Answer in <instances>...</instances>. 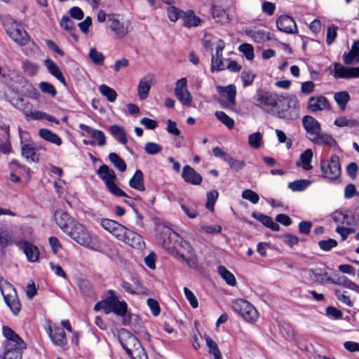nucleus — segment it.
I'll use <instances>...</instances> for the list:
<instances>
[{
    "label": "nucleus",
    "mask_w": 359,
    "mask_h": 359,
    "mask_svg": "<svg viewBox=\"0 0 359 359\" xmlns=\"http://www.w3.org/2000/svg\"><path fill=\"white\" fill-rule=\"evenodd\" d=\"M156 238L161 245L166 250L175 248L179 245L187 254L178 252L177 255L185 261L189 267L196 269L198 266V258L190 243L169 226L161 224H158Z\"/></svg>",
    "instance_id": "nucleus-1"
},
{
    "label": "nucleus",
    "mask_w": 359,
    "mask_h": 359,
    "mask_svg": "<svg viewBox=\"0 0 359 359\" xmlns=\"http://www.w3.org/2000/svg\"><path fill=\"white\" fill-rule=\"evenodd\" d=\"M331 217L336 224L335 231L341 236L342 241L347 239L350 234L355 233L356 224L355 217L346 210H336Z\"/></svg>",
    "instance_id": "nucleus-2"
},
{
    "label": "nucleus",
    "mask_w": 359,
    "mask_h": 359,
    "mask_svg": "<svg viewBox=\"0 0 359 359\" xmlns=\"http://www.w3.org/2000/svg\"><path fill=\"white\" fill-rule=\"evenodd\" d=\"M281 99V95L271 91H258L253 97L255 106L262 111L273 116H278V104Z\"/></svg>",
    "instance_id": "nucleus-3"
},
{
    "label": "nucleus",
    "mask_w": 359,
    "mask_h": 359,
    "mask_svg": "<svg viewBox=\"0 0 359 359\" xmlns=\"http://www.w3.org/2000/svg\"><path fill=\"white\" fill-rule=\"evenodd\" d=\"M321 177L328 183H335L341 176V169L339 158L332 154L330 160L321 159L320 161Z\"/></svg>",
    "instance_id": "nucleus-4"
},
{
    "label": "nucleus",
    "mask_w": 359,
    "mask_h": 359,
    "mask_svg": "<svg viewBox=\"0 0 359 359\" xmlns=\"http://www.w3.org/2000/svg\"><path fill=\"white\" fill-rule=\"evenodd\" d=\"M277 111L279 112L276 118L293 120L299 116V107L297 98L295 96H285L281 94V99L278 104Z\"/></svg>",
    "instance_id": "nucleus-5"
},
{
    "label": "nucleus",
    "mask_w": 359,
    "mask_h": 359,
    "mask_svg": "<svg viewBox=\"0 0 359 359\" xmlns=\"http://www.w3.org/2000/svg\"><path fill=\"white\" fill-rule=\"evenodd\" d=\"M4 29L8 36L20 46H25L29 41L27 32L12 18H5L3 20Z\"/></svg>",
    "instance_id": "nucleus-6"
},
{
    "label": "nucleus",
    "mask_w": 359,
    "mask_h": 359,
    "mask_svg": "<svg viewBox=\"0 0 359 359\" xmlns=\"http://www.w3.org/2000/svg\"><path fill=\"white\" fill-rule=\"evenodd\" d=\"M232 309L235 313L247 322L254 323L258 318L257 309L249 302L243 299L233 301Z\"/></svg>",
    "instance_id": "nucleus-7"
},
{
    "label": "nucleus",
    "mask_w": 359,
    "mask_h": 359,
    "mask_svg": "<svg viewBox=\"0 0 359 359\" xmlns=\"http://www.w3.org/2000/svg\"><path fill=\"white\" fill-rule=\"evenodd\" d=\"M65 233L83 246L88 247L91 244L92 238L89 232L83 225L77 221L73 225L69 226V231Z\"/></svg>",
    "instance_id": "nucleus-8"
},
{
    "label": "nucleus",
    "mask_w": 359,
    "mask_h": 359,
    "mask_svg": "<svg viewBox=\"0 0 359 359\" xmlns=\"http://www.w3.org/2000/svg\"><path fill=\"white\" fill-rule=\"evenodd\" d=\"M65 233L83 246L88 247L91 244L92 238L89 232L83 225L77 221L73 225L69 226V231Z\"/></svg>",
    "instance_id": "nucleus-9"
},
{
    "label": "nucleus",
    "mask_w": 359,
    "mask_h": 359,
    "mask_svg": "<svg viewBox=\"0 0 359 359\" xmlns=\"http://www.w3.org/2000/svg\"><path fill=\"white\" fill-rule=\"evenodd\" d=\"M45 330L54 346L63 348L67 345L65 331L59 325L48 323Z\"/></svg>",
    "instance_id": "nucleus-10"
},
{
    "label": "nucleus",
    "mask_w": 359,
    "mask_h": 359,
    "mask_svg": "<svg viewBox=\"0 0 359 359\" xmlns=\"http://www.w3.org/2000/svg\"><path fill=\"white\" fill-rule=\"evenodd\" d=\"M104 312L105 314L114 313L120 317H125L128 312V305L125 301L118 299L106 297L103 299Z\"/></svg>",
    "instance_id": "nucleus-11"
},
{
    "label": "nucleus",
    "mask_w": 359,
    "mask_h": 359,
    "mask_svg": "<svg viewBox=\"0 0 359 359\" xmlns=\"http://www.w3.org/2000/svg\"><path fill=\"white\" fill-rule=\"evenodd\" d=\"M128 343L133 344V348H130L126 344L121 342L123 348L131 359H148L144 349L136 337L130 334Z\"/></svg>",
    "instance_id": "nucleus-12"
},
{
    "label": "nucleus",
    "mask_w": 359,
    "mask_h": 359,
    "mask_svg": "<svg viewBox=\"0 0 359 359\" xmlns=\"http://www.w3.org/2000/svg\"><path fill=\"white\" fill-rule=\"evenodd\" d=\"M0 289L6 305L12 313L17 316L21 310V304L15 288L11 284L6 283V290L9 291L8 293L6 294L5 290L1 286H0Z\"/></svg>",
    "instance_id": "nucleus-13"
},
{
    "label": "nucleus",
    "mask_w": 359,
    "mask_h": 359,
    "mask_svg": "<svg viewBox=\"0 0 359 359\" xmlns=\"http://www.w3.org/2000/svg\"><path fill=\"white\" fill-rule=\"evenodd\" d=\"M27 348L26 344L4 343V351L1 359H22L23 351Z\"/></svg>",
    "instance_id": "nucleus-14"
},
{
    "label": "nucleus",
    "mask_w": 359,
    "mask_h": 359,
    "mask_svg": "<svg viewBox=\"0 0 359 359\" xmlns=\"http://www.w3.org/2000/svg\"><path fill=\"white\" fill-rule=\"evenodd\" d=\"M109 27L115 33L118 39L123 38L129 32L130 23L129 21L120 22L115 15H108Z\"/></svg>",
    "instance_id": "nucleus-15"
},
{
    "label": "nucleus",
    "mask_w": 359,
    "mask_h": 359,
    "mask_svg": "<svg viewBox=\"0 0 359 359\" xmlns=\"http://www.w3.org/2000/svg\"><path fill=\"white\" fill-rule=\"evenodd\" d=\"M15 245L23 252L28 262H36L39 260L40 255L39 250L32 243L20 240L16 241Z\"/></svg>",
    "instance_id": "nucleus-16"
},
{
    "label": "nucleus",
    "mask_w": 359,
    "mask_h": 359,
    "mask_svg": "<svg viewBox=\"0 0 359 359\" xmlns=\"http://www.w3.org/2000/svg\"><path fill=\"white\" fill-rule=\"evenodd\" d=\"M276 27L279 31L287 34H292L298 32L294 20L287 15H280L277 18Z\"/></svg>",
    "instance_id": "nucleus-17"
},
{
    "label": "nucleus",
    "mask_w": 359,
    "mask_h": 359,
    "mask_svg": "<svg viewBox=\"0 0 359 359\" xmlns=\"http://www.w3.org/2000/svg\"><path fill=\"white\" fill-rule=\"evenodd\" d=\"M121 241L133 248L142 249L145 246L142 237L137 232L129 229H127L123 240Z\"/></svg>",
    "instance_id": "nucleus-18"
},
{
    "label": "nucleus",
    "mask_w": 359,
    "mask_h": 359,
    "mask_svg": "<svg viewBox=\"0 0 359 359\" xmlns=\"http://www.w3.org/2000/svg\"><path fill=\"white\" fill-rule=\"evenodd\" d=\"M334 76L347 79L359 78V67H346L341 64H335L334 66Z\"/></svg>",
    "instance_id": "nucleus-19"
},
{
    "label": "nucleus",
    "mask_w": 359,
    "mask_h": 359,
    "mask_svg": "<svg viewBox=\"0 0 359 359\" xmlns=\"http://www.w3.org/2000/svg\"><path fill=\"white\" fill-rule=\"evenodd\" d=\"M54 217L57 224L64 233L68 231L69 226L73 225L76 221L62 210H55Z\"/></svg>",
    "instance_id": "nucleus-20"
},
{
    "label": "nucleus",
    "mask_w": 359,
    "mask_h": 359,
    "mask_svg": "<svg viewBox=\"0 0 359 359\" xmlns=\"http://www.w3.org/2000/svg\"><path fill=\"white\" fill-rule=\"evenodd\" d=\"M79 128L89 134L93 139V142H90L91 145H98L100 147L105 145L106 137L103 131L92 128L84 123L79 124Z\"/></svg>",
    "instance_id": "nucleus-21"
},
{
    "label": "nucleus",
    "mask_w": 359,
    "mask_h": 359,
    "mask_svg": "<svg viewBox=\"0 0 359 359\" xmlns=\"http://www.w3.org/2000/svg\"><path fill=\"white\" fill-rule=\"evenodd\" d=\"M182 177L185 182L192 185H200L203 181L201 175L189 165L183 167Z\"/></svg>",
    "instance_id": "nucleus-22"
},
{
    "label": "nucleus",
    "mask_w": 359,
    "mask_h": 359,
    "mask_svg": "<svg viewBox=\"0 0 359 359\" xmlns=\"http://www.w3.org/2000/svg\"><path fill=\"white\" fill-rule=\"evenodd\" d=\"M330 109L329 100L324 96L311 97L308 100V109L311 112Z\"/></svg>",
    "instance_id": "nucleus-23"
},
{
    "label": "nucleus",
    "mask_w": 359,
    "mask_h": 359,
    "mask_svg": "<svg viewBox=\"0 0 359 359\" xmlns=\"http://www.w3.org/2000/svg\"><path fill=\"white\" fill-rule=\"evenodd\" d=\"M302 125L309 134V137H313L321 131L320 123L311 116H304L302 118Z\"/></svg>",
    "instance_id": "nucleus-24"
},
{
    "label": "nucleus",
    "mask_w": 359,
    "mask_h": 359,
    "mask_svg": "<svg viewBox=\"0 0 359 359\" xmlns=\"http://www.w3.org/2000/svg\"><path fill=\"white\" fill-rule=\"evenodd\" d=\"M343 60L346 65H354L359 62V41H355L351 50L343 54Z\"/></svg>",
    "instance_id": "nucleus-25"
},
{
    "label": "nucleus",
    "mask_w": 359,
    "mask_h": 359,
    "mask_svg": "<svg viewBox=\"0 0 359 359\" xmlns=\"http://www.w3.org/2000/svg\"><path fill=\"white\" fill-rule=\"evenodd\" d=\"M309 139L318 145H327L330 147H334L337 144L332 135L327 133H321L320 132L313 137H309Z\"/></svg>",
    "instance_id": "nucleus-26"
},
{
    "label": "nucleus",
    "mask_w": 359,
    "mask_h": 359,
    "mask_svg": "<svg viewBox=\"0 0 359 359\" xmlns=\"http://www.w3.org/2000/svg\"><path fill=\"white\" fill-rule=\"evenodd\" d=\"M182 20L184 26L188 28L198 27L201 22V19L192 10L184 11L182 15Z\"/></svg>",
    "instance_id": "nucleus-27"
},
{
    "label": "nucleus",
    "mask_w": 359,
    "mask_h": 359,
    "mask_svg": "<svg viewBox=\"0 0 359 359\" xmlns=\"http://www.w3.org/2000/svg\"><path fill=\"white\" fill-rule=\"evenodd\" d=\"M252 217L272 231H278L280 229L279 224L274 222L269 216L265 215L261 212H254L252 213Z\"/></svg>",
    "instance_id": "nucleus-28"
},
{
    "label": "nucleus",
    "mask_w": 359,
    "mask_h": 359,
    "mask_svg": "<svg viewBox=\"0 0 359 359\" xmlns=\"http://www.w3.org/2000/svg\"><path fill=\"white\" fill-rule=\"evenodd\" d=\"M97 174L104 182L105 185L114 182L116 178L115 172L112 169H110L107 165L100 166L97 170Z\"/></svg>",
    "instance_id": "nucleus-29"
},
{
    "label": "nucleus",
    "mask_w": 359,
    "mask_h": 359,
    "mask_svg": "<svg viewBox=\"0 0 359 359\" xmlns=\"http://www.w3.org/2000/svg\"><path fill=\"white\" fill-rule=\"evenodd\" d=\"M217 91L222 95L226 97L228 102L234 105L236 103V88L234 85H228L226 86H217Z\"/></svg>",
    "instance_id": "nucleus-30"
},
{
    "label": "nucleus",
    "mask_w": 359,
    "mask_h": 359,
    "mask_svg": "<svg viewBox=\"0 0 359 359\" xmlns=\"http://www.w3.org/2000/svg\"><path fill=\"white\" fill-rule=\"evenodd\" d=\"M21 153L24 158L28 162H38L39 154L36 153V149L32 144H22L21 145Z\"/></svg>",
    "instance_id": "nucleus-31"
},
{
    "label": "nucleus",
    "mask_w": 359,
    "mask_h": 359,
    "mask_svg": "<svg viewBox=\"0 0 359 359\" xmlns=\"http://www.w3.org/2000/svg\"><path fill=\"white\" fill-rule=\"evenodd\" d=\"M308 275L311 280L321 284L330 283L331 281V278L327 277V273L320 269H309L308 270Z\"/></svg>",
    "instance_id": "nucleus-32"
},
{
    "label": "nucleus",
    "mask_w": 359,
    "mask_h": 359,
    "mask_svg": "<svg viewBox=\"0 0 359 359\" xmlns=\"http://www.w3.org/2000/svg\"><path fill=\"white\" fill-rule=\"evenodd\" d=\"M2 334L4 337L6 339V341L4 343H11L13 344H25L23 339L10 327L4 325L2 327Z\"/></svg>",
    "instance_id": "nucleus-33"
},
{
    "label": "nucleus",
    "mask_w": 359,
    "mask_h": 359,
    "mask_svg": "<svg viewBox=\"0 0 359 359\" xmlns=\"http://www.w3.org/2000/svg\"><path fill=\"white\" fill-rule=\"evenodd\" d=\"M313 157V151L310 149H306L301 154L299 161L297 162V166H301L304 170H310L312 169L311 160Z\"/></svg>",
    "instance_id": "nucleus-34"
},
{
    "label": "nucleus",
    "mask_w": 359,
    "mask_h": 359,
    "mask_svg": "<svg viewBox=\"0 0 359 359\" xmlns=\"http://www.w3.org/2000/svg\"><path fill=\"white\" fill-rule=\"evenodd\" d=\"M39 136L44 140L49 142L52 144L60 146L62 144V139L51 130L46 128H41L39 131Z\"/></svg>",
    "instance_id": "nucleus-35"
},
{
    "label": "nucleus",
    "mask_w": 359,
    "mask_h": 359,
    "mask_svg": "<svg viewBox=\"0 0 359 359\" xmlns=\"http://www.w3.org/2000/svg\"><path fill=\"white\" fill-rule=\"evenodd\" d=\"M129 185L131 188L137 191H144L143 173L140 170H137L133 176L129 181Z\"/></svg>",
    "instance_id": "nucleus-36"
},
{
    "label": "nucleus",
    "mask_w": 359,
    "mask_h": 359,
    "mask_svg": "<svg viewBox=\"0 0 359 359\" xmlns=\"http://www.w3.org/2000/svg\"><path fill=\"white\" fill-rule=\"evenodd\" d=\"M109 132L121 144L126 145L128 142L126 133L123 128L118 125H112L109 128Z\"/></svg>",
    "instance_id": "nucleus-37"
},
{
    "label": "nucleus",
    "mask_w": 359,
    "mask_h": 359,
    "mask_svg": "<svg viewBox=\"0 0 359 359\" xmlns=\"http://www.w3.org/2000/svg\"><path fill=\"white\" fill-rule=\"evenodd\" d=\"M45 65L48 72L62 83H65V79L58 66L50 59H46Z\"/></svg>",
    "instance_id": "nucleus-38"
},
{
    "label": "nucleus",
    "mask_w": 359,
    "mask_h": 359,
    "mask_svg": "<svg viewBox=\"0 0 359 359\" xmlns=\"http://www.w3.org/2000/svg\"><path fill=\"white\" fill-rule=\"evenodd\" d=\"M212 15L217 22L224 23L228 21L229 15L221 6H212Z\"/></svg>",
    "instance_id": "nucleus-39"
},
{
    "label": "nucleus",
    "mask_w": 359,
    "mask_h": 359,
    "mask_svg": "<svg viewBox=\"0 0 359 359\" xmlns=\"http://www.w3.org/2000/svg\"><path fill=\"white\" fill-rule=\"evenodd\" d=\"M205 342L208 348L207 351L209 355L212 356V359H223L222 353L215 341L208 336L205 337Z\"/></svg>",
    "instance_id": "nucleus-40"
},
{
    "label": "nucleus",
    "mask_w": 359,
    "mask_h": 359,
    "mask_svg": "<svg viewBox=\"0 0 359 359\" xmlns=\"http://www.w3.org/2000/svg\"><path fill=\"white\" fill-rule=\"evenodd\" d=\"M334 101L341 111L345 110L347 104L350 101V95L346 90L337 92L334 95Z\"/></svg>",
    "instance_id": "nucleus-41"
},
{
    "label": "nucleus",
    "mask_w": 359,
    "mask_h": 359,
    "mask_svg": "<svg viewBox=\"0 0 359 359\" xmlns=\"http://www.w3.org/2000/svg\"><path fill=\"white\" fill-rule=\"evenodd\" d=\"M79 288L82 294L87 297H92L95 294V292L91 283L87 280L81 278L78 282Z\"/></svg>",
    "instance_id": "nucleus-42"
},
{
    "label": "nucleus",
    "mask_w": 359,
    "mask_h": 359,
    "mask_svg": "<svg viewBox=\"0 0 359 359\" xmlns=\"http://www.w3.org/2000/svg\"><path fill=\"white\" fill-rule=\"evenodd\" d=\"M60 25L65 30H67L70 35L77 40V36L76 35V27L74 26V22L71 19L69 16L65 15L62 18Z\"/></svg>",
    "instance_id": "nucleus-43"
},
{
    "label": "nucleus",
    "mask_w": 359,
    "mask_h": 359,
    "mask_svg": "<svg viewBox=\"0 0 359 359\" xmlns=\"http://www.w3.org/2000/svg\"><path fill=\"white\" fill-rule=\"evenodd\" d=\"M217 271L229 285L235 286L236 285V280L234 275L225 266L222 265L219 266L217 267Z\"/></svg>",
    "instance_id": "nucleus-44"
},
{
    "label": "nucleus",
    "mask_w": 359,
    "mask_h": 359,
    "mask_svg": "<svg viewBox=\"0 0 359 359\" xmlns=\"http://www.w3.org/2000/svg\"><path fill=\"white\" fill-rule=\"evenodd\" d=\"M312 183L309 180H297L288 184V188L292 191H303Z\"/></svg>",
    "instance_id": "nucleus-45"
},
{
    "label": "nucleus",
    "mask_w": 359,
    "mask_h": 359,
    "mask_svg": "<svg viewBox=\"0 0 359 359\" xmlns=\"http://www.w3.org/2000/svg\"><path fill=\"white\" fill-rule=\"evenodd\" d=\"M151 88V82L142 79L140 81L137 86V94L141 100H146L148 97L149 93Z\"/></svg>",
    "instance_id": "nucleus-46"
},
{
    "label": "nucleus",
    "mask_w": 359,
    "mask_h": 359,
    "mask_svg": "<svg viewBox=\"0 0 359 359\" xmlns=\"http://www.w3.org/2000/svg\"><path fill=\"white\" fill-rule=\"evenodd\" d=\"M99 90L109 102H114L116 101L117 93L113 88L105 84H102L99 87Z\"/></svg>",
    "instance_id": "nucleus-47"
},
{
    "label": "nucleus",
    "mask_w": 359,
    "mask_h": 359,
    "mask_svg": "<svg viewBox=\"0 0 359 359\" xmlns=\"http://www.w3.org/2000/svg\"><path fill=\"white\" fill-rule=\"evenodd\" d=\"M109 159L120 172L126 171L127 168L126 163L117 154L114 152L109 153Z\"/></svg>",
    "instance_id": "nucleus-48"
},
{
    "label": "nucleus",
    "mask_w": 359,
    "mask_h": 359,
    "mask_svg": "<svg viewBox=\"0 0 359 359\" xmlns=\"http://www.w3.org/2000/svg\"><path fill=\"white\" fill-rule=\"evenodd\" d=\"M334 124L337 127H348V128H354L356 127L358 124L357 120L353 118H348L346 116H340L337 118Z\"/></svg>",
    "instance_id": "nucleus-49"
},
{
    "label": "nucleus",
    "mask_w": 359,
    "mask_h": 359,
    "mask_svg": "<svg viewBox=\"0 0 359 359\" xmlns=\"http://www.w3.org/2000/svg\"><path fill=\"white\" fill-rule=\"evenodd\" d=\"M249 35L257 43H263L265 41L271 39L270 33L264 30L251 31Z\"/></svg>",
    "instance_id": "nucleus-50"
},
{
    "label": "nucleus",
    "mask_w": 359,
    "mask_h": 359,
    "mask_svg": "<svg viewBox=\"0 0 359 359\" xmlns=\"http://www.w3.org/2000/svg\"><path fill=\"white\" fill-rule=\"evenodd\" d=\"M9 167L11 168V170L15 172L18 175H23V174L29 175V172H30V169L28 167H27L22 164H20L18 162V161L15 160V159L12 160L10 162Z\"/></svg>",
    "instance_id": "nucleus-51"
},
{
    "label": "nucleus",
    "mask_w": 359,
    "mask_h": 359,
    "mask_svg": "<svg viewBox=\"0 0 359 359\" xmlns=\"http://www.w3.org/2000/svg\"><path fill=\"white\" fill-rule=\"evenodd\" d=\"M88 57L96 65H102L105 59V56L95 48H90L88 53Z\"/></svg>",
    "instance_id": "nucleus-52"
},
{
    "label": "nucleus",
    "mask_w": 359,
    "mask_h": 359,
    "mask_svg": "<svg viewBox=\"0 0 359 359\" xmlns=\"http://www.w3.org/2000/svg\"><path fill=\"white\" fill-rule=\"evenodd\" d=\"M215 117L218 121L225 125L229 129H231L234 126V121L229 117L225 112L217 111L215 114Z\"/></svg>",
    "instance_id": "nucleus-53"
},
{
    "label": "nucleus",
    "mask_w": 359,
    "mask_h": 359,
    "mask_svg": "<svg viewBox=\"0 0 359 359\" xmlns=\"http://www.w3.org/2000/svg\"><path fill=\"white\" fill-rule=\"evenodd\" d=\"M226 69V67L222 61V55H212L211 60V71H222Z\"/></svg>",
    "instance_id": "nucleus-54"
},
{
    "label": "nucleus",
    "mask_w": 359,
    "mask_h": 359,
    "mask_svg": "<svg viewBox=\"0 0 359 359\" xmlns=\"http://www.w3.org/2000/svg\"><path fill=\"white\" fill-rule=\"evenodd\" d=\"M180 208L189 218L194 219L198 215L196 206L194 204L181 203Z\"/></svg>",
    "instance_id": "nucleus-55"
},
{
    "label": "nucleus",
    "mask_w": 359,
    "mask_h": 359,
    "mask_svg": "<svg viewBox=\"0 0 359 359\" xmlns=\"http://www.w3.org/2000/svg\"><path fill=\"white\" fill-rule=\"evenodd\" d=\"M99 223L104 230H106L111 234L119 224L118 222L107 218L100 219Z\"/></svg>",
    "instance_id": "nucleus-56"
},
{
    "label": "nucleus",
    "mask_w": 359,
    "mask_h": 359,
    "mask_svg": "<svg viewBox=\"0 0 359 359\" xmlns=\"http://www.w3.org/2000/svg\"><path fill=\"white\" fill-rule=\"evenodd\" d=\"M262 140V135L259 132L252 133L248 137V144L255 149H257L260 147Z\"/></svg>",
    "instance_id": "nucleus-57"
},
{
    "label": "nucleus",
    "mask_w": 359,
    "mask_h": 359,
    "mask_svg": "<svg viewBox=\"0 0 359 359\" xmlns=\"http://www.w3.org/2000/svg\"><path fill=\"white\" fill-rule=\"evenodd\" d=\"M219 194L216 190H212L207 193V201L205 208L210 212H213L215 203L218 198Z\"/></svg>",
    "instance_id": "nucleus-58"
},
{
    "label": "nucleus",
    "mask_w": 359,
    "mask_h": 359,
    "mask_svg": "<svg viewBox=\"0 0 359 359\" xmlns=\"http://www.w3.org/2000/svg\"><path fill=\"white\" fill-rule=\"evenodd\" d=\"M330 283L336 284V285H342L344 287L350 289L351 290H353L354 289V287H355V285H356L354 282H353L352 280H351L350 279H348L347 277H346L344 276L339 277L337 278V280H336L331 279Z\"/></svg>",
    "instance_id": "nucleus-59"
},
{
    "label": "nucleus",
    "mask_w": 359,
    "mask_h": 359,
    "mask_svg": "<svg viewBox=\"0 0 359 359\" xmlns=\"http://www.w3.org/2000/svg\"><path fill=\"white\" fill-rule=\"evenodd\" d=\"M167 13L169 20L172 22H176L179 18L182 19V15L184 11L170 6L168 8Z\"/></svg>",
    "instance_id": "nucleus-60"
},
{
    "label": "nucleus",
    "mask_w": 359,
    "mask_h": 359,
    "mask_svg": "<svg viewBox=\"0 0 359 359\" xmlns=\"http://www.w3.org/2000/svg\"><path fill=\"white\" fill-rule=\"evenodd\" d=\"M241 80L243 87L250 86L255 78V74L251 70H243L241 73Z\"/></svg>",
    "instance_id": "nucleus-61"
},
{
    "label": "nucleus",
    "mask_w": 359,
    "mask_h": 359,
    "mask_svg": "<svg viewBox=\"0 0 359 359\" xmlns=\"http://www.w3.org/2000/svg\"><path fill=\"white\" fill-rule=\"evenodd\" d=\"M238 50L244 55L248 60H253L255 54L254 48L252 45L248 43H243L239 46Z\"/></svg>",
    "instance_id": "nucleus-62"
},
{
    "label": "nucleus",
    "mask_w": 359,
    "mask_h": 359,
    "mask_svg": "<svg viewBox=\"0 0 359 359\" xmlns=\"http://www.w3.org/2000/svg\"><path fill=\"white\" fill-rule=\"evenodd\" d=\"M175 96L184 106H190L192 102L191 95L188 90H183L180 94H176Z\"/></svg>",
    "instance_id": "nucleus-63"
},
{
    "label": "nucleus",
    "mask_w": 359,
    "mask_h": 359,
    "mask_svg": "<svg viewBox=\"0 0 359 359\" xmlns=\"http://www.w3.org/2000/svg\"><path fill=\"white\" fill-rule=\"evenodd\" d=\"M231 169L238 172L245 166V163L243 161L233 158L229 156L226 161Z\"/></svg>",
    "instance_id": "nucleus-64"
}]
</instances>
